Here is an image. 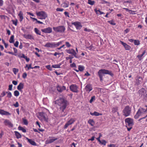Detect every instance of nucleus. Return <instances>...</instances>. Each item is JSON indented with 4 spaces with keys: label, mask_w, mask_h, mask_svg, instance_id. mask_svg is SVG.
<instances>
[{
    "label": "nucleus",
    "mask_w": 147,
    "mask_h": 147,
    "mask_svg": "<svg viewBox=\"0 0 147 147\" xmlns=\"http://www.w3.org/2000/svg\"><path fill=\"white\" fill-rule=\"evenodd\" d=\"M55 103L59 106V109L61 111L62 114L60 117H62L66 115L67 114L64 112V110L67 106V101L63 98H60L55 101Z\"/></svg>",
    "instance_id": "obj_1"
},
{
    "label": "nucleus",
    "mask_w": 147,
    "mask_h": 147,
    "mask_svg": "<svg viewBox=\"0 0 147 147\" xmlns=\"http://www.w3.org/2000/svg\"><path fill=\"white\" fill-rule=\"evenodd\" d=\"M98 73L101 81L103 80V74H109L111 76H113V74L111 71L105 69H101L99 70Z\"/></svg>",
    "instance_id": "obj_2"
},
{
    "label": "nucleus",
    "mask_w": 147,
    "mask_h": 147,
    "mask_svg": "<svg viewBox=\"0 0 147 147\" xmlns=\"http://www.w3.org/2000/svg\"><path fill=\"white\" fill-rule=\"evenodd\" d=\"M125 121L127 130L130 131L132 128V126L134 124L133 119L130 118H127L125 119Z\"/></svg>",
    "instance_id": "obj_3"
},
{
    "label": "nucleus",
    "mask_w": 147,
    "mask_h": 147,
    "mask_svg": "<svg viewBox=\"0 0 147 147\" xmlns=\"http://www.w3.org/2000/svg\"><path fill=\"white\" fill-rule=\"evenodd\" d=\"M53 30L56 32L59 33H64L65 30V28L63 26H60L53 28Z\"/></svg>",
    "instance_id": "obj_4"
},
{
    "label": "nucleus",
    "mask_w": 147,
    "mask_h": 147,
    "mask_svg": "<svg viewBox=\"0 0 147 147\" xmlns=\"http://www.w3.org/2000/svg\"><path fill=\"white\" fill-rule=\"evenodd\" d=\"M36 14L37 16L40 17L39 19H40L45 20L47 17V13L43 11H41L38 12H36Z\"/></svg>",
    "instance_id": "obj_5"
},
{
    "label": "nucleus",
    "mask_w": 147,
    "mask_h": 147,
    "mask_svg": "<svg viewBox=\"0 0 147 147\" xmlns=\"http://www.w3.org/2000/svg\"><path fill=\"white\" fill-rule=\"evenodd\" d=\"M144 111V109L143 108H139L136 114L134 116V118L135 119H137L139 118V116L145 113Z\"/></svg>",
    "instance_id": "obj_6"
},
{
    "label": "nucleus",
    "mask_w": 147,
    "mask_h": 147,
    "mask_svg": "<svg viewBox=\"0 0 147 147\" xmlns=\"http://www.w3.org/2000/svg\"><path fill=\"white\" fill-rule=\"evenodd\" d=\"M131 109L129 106H126L123 110V115L125 117L129 116L131 112Z\"/></svg>",
    "instance_id": "obj_7"
},
{
    "label": "nucleus",
    "mask_w": 147,
    "mask_h": 147,
    "mask_svg": "<svg viewBox=\"0 0 147 147\" xmlns=\"http://www.w3.org/2000/svg\"><path fill=\"white\" fill-rule=\"evenodd\" d=\"M46 115L45 113L43 112H40L39 113V118L40 120L47 122L48 121V119L46 117Z\"/></svg>",
    "instance_id": "obj_8"
},
{
    "label": "nucleus",
    "mask_w": 147,
    "mask_h": 147,
    "mask_svg": "<svg viewBox=\"0 0 147 147\" xmlns=\"http://www.w3.org/2000/svg\"><path fill=\"white\" fill-rule=\"evenodd\" d=\"M78 86L76 84H72L69 86L70 90L74 92L78 93Z\"/></svg>",
    "instance_id": "obj_9"
},
{
    "label": "nucleus",
    "mask_w": 147,
    "mask_h": 147,
    "mask_svg": "<svg viewBox=\"0 0 147 147\" xmlns=\"http://www.w3.org/2000/svg\"><path fill=\"white\" fill-rule=\"evenodd\" d=\"M76 120L74 118H71L68 121L64 126V129L67 128L68 126L73 124L75 121Z\"/></svg>",
    "instance_id": "obj_10"
},
{
    "label": "nucleus",
    "mask_w": 147,
    "mask_h": 147,
    "mask_svg": "<svg viewBox=\"0 0 147 147\" xmlns=\"http://www.w3.org/2000/svg\"><path fill=\"white\" fill-rule=\"evenodd\" d=\"M72 24L75 26L76 29L78 30H80L82 27L80 22H72Z\"/></svg>",
    "instance_id": "obj_11"
},
{
    "label": "nucleus",
    "mask_w": 147,
    "mask_h": 147,
    "mask_svg": "<svg viewBox=\"0 0 147 147\" xmlns=\"http://www.w3.org/2000/svg\"><path fill=\"white\" fill-rule=\"evenodd\" d=\"M57 138L54 137H49V138L46 141V144H47L53 142L55 140H57Z\"/></svg>",
    "instance_id": "obj_12"
},
{
    "label": "nucleus",
    "mask_w": 147,
    "mask_h": 147,
    "mask_svg": "<svg viewBox=\"0 0 147 147\" xmlns=\"http://www.w3.org/2000/svg\"><path fill=\"white\" fill-rule=\"evenodd\" d=\"M69 2L67 0H63L61 6L64 8H67L69 7Z\"/></svg>",
    "instance_id": "obj_13"
},
{
    "label": "nucleus",
    "mask_w": 147,
    "mask_h": 147,
    "mask_svg": "<svg viewBox=\"0 0 147 147\" xmlns=\"http://www.w3.org/2000/svg\"><path fill=\"white\" fill-rule=\"evenodd\" d=\"M41 31L45 33L49 34L52 32V29L51 28L49 27L48 28L41 29Z\"/></svg>",
    "instance_id": "obj_14"
},
{
    "label": "nucleus",
    "mask_w": 147,
    "mask_h": 147,
    "mask_svg": "<svg viewBox=\"0 0 147 147\" xmlns=\"http://www.w3.org/2000/svg\"><path fill=\"white\" fill-rule=\"evenodd\" d=\"M146 92V91L144 88L141 89L138 92L139 96L141 97H144Z\"/></svg>",
    "instance_id": "obj_15"
},
{
    "label": "nucleus",
    "mask_w": 147,
    "mask_h": 147,
    "mask_svg": "<svg viewBox=\"0 0 147 147\" xmlns=\"http://www.w3.org/2000/svg\"><path fill=\"white\" fill-rule=\"evenodd\" d=\"M120 43L124 47L125 49L126 50H129L131 49V47L127 44L126 43L123 42L121 41H120Z\"/></svg>",
    "instance_id": "obj_16"
},
{
    "label": "nucleus",
    "mask_w": 147,
    "mask_h": 147,
    "mask_svg": "<svg viewBox=\"0 0 147 147\" xmlns=\"http://www.w3.org/2000/svg\"><path fill=\"white\" fill-rule=\"evenodd\" d=\"M67 52L69 54L73 55L76 58L77 57L76 55L77 53L74 49H71L68 50L67 51Z\"/></svg>",
    "instance_id": "obj_17"
},
{
    "label": "nucleus",
    "mask_w": 147,
    "mask_h": 147,
    "mask_svg": "<svg viewBox=\"0 0 147 147\" xmlns=\"http://www.w3.org/2000/svg\"><path fill=\"white\" fill-rule=\"evenodd\" d=\"M44 46L47 48H54V42H48Z\"/></svg>",
    "instance_id": "obj_18"
},
{
    "label": "nucleus",
    "mask_w": 147,
    "mask_h": 147,
    "mask_svg": "<svg viewBox=\"0 0 147 147\" xmlns=\"http://www.w3.org/2000/svg\"><path fill=\"white\" fill-rule=\"evenodd\" d=\"M57 88L58 92H62L63 90H66V87L65 86H61L59 85H58L57 86Z\"/></svg>",
    "instance_id": "obj_19"
},
{
    "label": "nucleus",
    "mask_w": 147,
    "mask_h": 147,
    "mask_svg": "<svg viewBox=\"0 0 147 147\" xmlns=\"http://www.w3.org/2000/svg\"><path fill=\"white\" fill-rule=\"evenodd\" d=\"M0 114L5 115H11L9 112L1 109H0Z\"/></svg>",
    "instance_id": "obj_20"
},
{
    "label": "nucleus",
    "mask_w": 147,
    "mask_h": 147,
    "mask_svg": "<svg viewBox=\"0 0 147 147\" xmlns=\"http://www.w3.org/2000/svg\"><path fill=\"white\" fill-rule=\"evenodd\" d=\"M85 89L86 91L89 92L92 90V87L91 85L87 84L85 87Z\"/></svg>",
    "instance_id": "obj_21"
},
{
    "label": "nucleus",
    "mask_w": 147,
    "mask_h": 147,
    "mask_svg": "<svg viewBox=\"0 0 147 147\" xmlns=\"http://www.w3.org/2000/svg\"><path fill=\"white\" fill-rule=\"evenodd\" d=\"M24 84L22 82L20 83L17 86V89L20 92H22V89L24 88Z\"/></svg>",
    "instance_id": "obj_22"
},
{
    "label": "nucleus",
    "mask_w": 147,
    "mask_h": 147,
    "mask_svg": "<svg viewBox=\"0 0 147 147\" xmlns=\"http://www.w3.org/2000/svg\"><path fill=\"white\" fill-rule=\"evenodd\" d=\"M4 123L5 125H8L9 127H13V124L8 120L5 119Z\"/></svg>",
    "instance_id": "obj_23"
},
{
    "label": "nucleus",
    "mask_w": 147,
    "mask_h": 147,
    "mask_svg": "<svg viewBox=\"0 0 147 147\" xmlns=\"http://www.w3.org/2000/svg\"><path fill=\"white\" fill-rule=\"evenodd\" d=\"M137 79L136 80V84L137 86L140 85L142 82L143 79L140 76H138Z\"/></svg>",
    "instance_id": "obj_24"
},
{
    "label": "nucleus",
    "mask_w": 147,
    "mask_h": 147,
    "mask_svg": "<svg viewBox=\"0 0 147 147\" xmlns=\"http://www.w3.org/2000/svg\"><path fill=\"white\" fill-rule=\"evenodd\" d=\"M78 70L76 69H74V70L77 72H78L79 71H82L84 69L85 67L83 65H80L78 67Z\"/></svg>",
    "instance_id": "obj_25"
},
{
    "label": "nucleus",
    "mask_w": 147,
    "mask_h": 147,
    "mask_svg": "<svg viewBox=\"0 0 147 147\" xmlns=\"http://www.w3.org/2000/svg\"><path fill=\"white\" fill-rule=\"evenodd\" d=\"M18 16L19 17V21L21 22L24 19L23 13L22 11H20L18 14Z\"/></svg>",
    "instance_id": "obj_26"
},
{
    "label": "nucleus",
    "mask_w": 147,
    "mask_h": 147,
    "mask_svg": "<svg viewBox=\"0 0 147 147\" xmlns=\"http://www.w3.org/2000/svg\"><path fill=\"white\" fill-rule=\"evenodd\" d=\"M26 139L28 140V142L31 145L33 146H36V143L32 139H29L28 138H26Z\"/></svg>",
    "instance_id": "obj_27"
},
{
    "label": "nucleus",
    "mask_w": 147,
    "mask_h": 147,
    "mask_svg": "<svg viewBox=\"0 0 147 147\" xmlns=\"http://www.w3.org/2000/svg\"><path fill=\"white\" fill-rule=\"evenodd\" d=\"M90 114L92 116H98L99 115H102V114L99 113L94 111V113L90 112Z\"/></svg>",
    "instance_id": "obj_28"
},
{
    "label": "nucleus",
    "mask_w": 147,
    "mask_h": 147,
    "mask_svg": "<svg viewBox=\"0 0 147 147\" xmlns=\"http://www.w3.org/2000/svg\"><path fill=\"white\" fill-rule=\"evenodd\" d=\"M14 132L17 139L20 138H22L21 135L19 132L16 131H14Z\"/></svg>",
    "instance_id": "obj_29"
},
{
    "label": "nucleus",
    "mask_w": 147,
    "mask_h": 147,
    "mask_svg": "<svg viewBox=\"0 0 147 147\" xmlns=\"http://www.w3.org/2000/svg\"><path fill=\"white\" fill-rule=\"evenodd\" d=\"M24 36L26 39H33V36L30 34H28L27 35H25Z\"/></svg>",
    "instance_id": "obj_30"
},
{
    "label": "nucleus",
    "mask_w": 147,
    "mask_h": 147,
    "mask_svg": "<svg viewBox=\"0 0 147 147\" xmlns=\"http://www.w3.org/2000/svg\"><path fill=\"white\" fill-rule=\"evenodd\" d=\"M61 65V64L60 63L58 64L53 65L52 66V67L53 68H61L60 66Z\"/></svg>",
    "instance_id": "obj_31"
},
{
    "label": "nucleus",
    "mask_w": 147,
    "mask_h": 147,
    "mask_svg": "<svg viewBox=\"0 0 147 147\" xmlns=\"http://www.w3.org/2000/svg\"><path fill=\"white\" fill-rule=\"evenodd\" d=\"M88 123L90 124L92 126H93L94 124V121L93 119H89L88 121Z\"/></svg>",
    "instance_id": "obj_32"
},
{
    "label": "nucleus",
    "mask_w": 147,
    "mask_h": 147,
    "mask_svg": "<svg viewBox=\"0 0 147 147\" xmlns=\"http://www.w3.org/2000/svg\"><path fill=\"white\" fill-rule=\"evenodd\" d=\"M34 31L36 34L41 35L40 31L37 28H34Z\"/></svg>",
    "instance_id": "obj_33"
},
{
    "label": "nucleus",
    "mask_w": 147,
    "mask_h": 147,
    "mask_svg": "<svg viewBox=\"0 0 147 147\" xmlns=\"http://www.w3.org/2000/svg\"><path fill=\"white\" fill-rule=\"evenodd\" d=\"M14 36L13 35H12L10 38V39L9 40V41L10 43H13L14 42Z\"/></svg>",
    "instance_id": "obj_34"
},
{
    "label": "nucleus",
    "mask_w": 147,
    "mask_h": 147,
    "mask_svg": "<svg viewBox=\"0 0 147 147\" xmlns=\"http://www.w3.org/2000/svg\"><path fill=\"white\" fill-rule=\"evenodd\" d=\"M54 47H56L59 46L62 43V41H60L57 43L54 42Z\"/></svg>",
    "instance_id": "obj_35"
},
{
    "label": "nucleus",
    "mask_w": 147,
    "mask_h": 147,
    "mask_svg": "<svg viewBox=\"0 0 147 147\" xmlns=\"http://www.w3.org/2000/svg\"><path fill=\"white\" fill-rule=\"evenodd\" d=\"M26 67L27 68V70H29L30 69H33V67H32L31 64H30L29 65L26 64V66L25 67V68H26Z\"/></svg>",
    "instance_id": "obj_36"
},
{
    "label": "nucleus",
    "mask_w": 147,
    "mask_h": 147,
    "mask_svg": "<svg viewBox=\"0 0 147 147\" xmlns=\"http://www.w3.org/2000/svg\"><path fill=\"white\" fill-rule=\"evenodd\" d=\"M14 95L16 96H18L20 95V93L17 90H15L14 92Z\"/></svg>",
    "instance_id": "obj_37"
},
{
    "label": "nucleus",
    "mask_w": 147,
    "mask_h": 147,
    "mask_svg": "<svg viewBox=\"0 0 147 147\" xmlns=\"http://www.w3.org/2000/svg\"><path fill=\"white\" fill-rule=\"evenodd\" d=\"M88 3L91 5H93L95 3L94 1H92L91 0H88Z\"/></svg>",
    "instance_id": "obj_38"
},
{
    "label": "nucleus",
    "mask_w": 147,
    "mask_h": 147,
    "mask_svg": "<svg viewBox=\"0 0 147 147\" xmlns=\"http://www.w3.org/2000/svg\"><path fill=\"white\" fill-rule=\"evenodd\" d=\"M7 93V97L9 98H11L12 97V94L10 92H6Z\"/></svg>",
    "instance_id": "obj_39"
},
{
    "label": "nucleus",
    "mask_w": 147,
    "mask_h": 147,
    "mask_svg": "<svg viewBox=\"0 0 147 147\" xmlns=\"http://www.w3.org/2000/svg\"><path fill=\"white\" fill-rule=\"evenodd\" d=\"M13 71L15 74H16L18 72L19 70L18 69L16 68H13Z\"/></svg>",
    "instance_id": "obj_40"
},
{
    "label": "nucleus",
    "mask_w": 147,
    "mask_h": 147,
    "mask_svg": "<svg viewBox=\"0 0 147 147\" xmlns=\"http://www.w3.org/2000/svg\"><path fill=\"white\" fill-rule=\"evenodd\" d=\"M134 44L135 45H138L140 44V41L138 40H135Z\"/></svg>",
    "instance_id": "obj_41"
},
{
    "label": "nucleus",
    "mask_w": 147,
    "mask_h": 147,
    "mask_svg": "<svg viewBox=\"0 0 147 147\" xmlns=\"http://www.w3.org/2000/svg\"><path fill=\"white\" fill-rule=\"evenodd\" d=\"M22 120L24 124L26 125H27L28 124V123L27 120L25 119V118H22Z\"/></svg>",
    "instance_id": "obj_42"
},
{
    "label": "nucleus",
    "mask_w": 147,
    "mask_h": 147,
    "mask_svg": "<svg viewBox=\"0 0 147 147\" xmlns=\"http://www.w3.org/2000/svg\"><path fill=\"white\" fill-rule=\"evenodd\" d=\"M118 110V108L117 107H115L113 108L112 110V112L114 113L117 111Z\"/></svg>",
    "instance_id": "obj_43"
},
{
    "label": "nucleus",
    "mask_w": 147,
    "mask_h": 147,
    "mask_svg": "<svg viewBox=\"0 0 147 147\" xmlns=\"http://www.w3.org/2000/svg\"><path fill=\"white\" fill-rule=\"evenodd\" d=\"M99 143L100 144L105 146L106 144V142L105 140H102V141H100V142Z\"/></svg>",
    "instance_id": "obj_44"
},
{
    "label": "nucleus",
    "mask_w": 147,
    "mask_h": 147,
    "mask_svg": "<svg viewBox=\"0 0 147 147\" xmlns=\"http://www.w3.org/2000/svg\"><path fill=\"white\" fill-rule=\"evenodd\" d=\"M12 22L13 24L16 26L17 25L18 20L17 19H16L15 20H12Z\"/></svg>",
    "instance_id": "obj_45"
},
{
    "label": "nucleus",
    "mask_w": 147,
    "mask_h": 147,
    "mask_svg": "<svg viewBox=\"0 0 147 147\" xmlns=\"http://www.w3.org/2000/svg\"><path fill=\"white\" fill-rule=\"evenodd\" d=\"M46 67L48 69H49V70L51 71L52 69V67H51L50 65H47L46 66Z\"/></svg>",
    "instance_id": "obj_46"
},
{
    "label": "nucleus",
    "mask_w": 147,
    "mask_h": 147,
    "mask_svg": "<svg viewBox=\"0 0 147 147\" xmlns=\"http://www.w3.org/2000/svg\"><path fill=\"white\" fill-rule=\"evenodd\" d=\"M108 22L113 25H115L116 24L113 20L109 21H108Z\"/></svg>",
    "instance_id": "obj_47"
},
{
    "label": "nucleus",
    "mask_w": 147,
    "mask_h": 147,
    "mask_svg": "<svg viewBox=\"0 0 147 147\" xmlns=\"http://www.w3.org/2000/svg\"><path fill=\"white\" fill-rule=\"evenodd\" d=\"M100 3L102 4H104L105 3H108V2L105 1V0H100Z\"/></svg>",
    "instance_id": "obj_48"
},
{
    "label": "nucleus",
    "mask_w": 147,
    "mask_h": 147,
    "mask_svg": "<svg viewBox=\"0 0 147 147\" xmlns=\"http://www.w3.org/2000/svg\"><path fill=\"white\" fill-rule=\"evenodd\" d=\"M132 3V1L131 0H129L127 1H123V3H128L129 4H131Z\"/></svg>",
    "instance_id": "obj_49"
},
{
    "label": "nucleus",
    "mask_w": 147,
    "mask_h": 147,
    "mask_svg": "<svg viewBox=\"0 0 147 147\" xmlns=\"http://www.w3.org/2000/svg\"><path fill=\"white\" fill-rule=\"evenodd\" d=\"M64 14L65 16V17H67L68 18L70 17V16L69 15V13L68 12L65 11L64 12Z\"/></svg>",
    "instance_id": "obj_50"
},
{
    "label": "nucleus",
    "mask_w": 147,
    "mask_h": 147,
    "mask_svg": "<svg viewBox=\"0 0 147 147\" xmlns=\"http://www.w3.org/2000/svg\"><path fill=\"white\" fill-rule=\"evenodd\" d=\"M70 66L72 67H76V64L74 63H73L72 64H71Z\"/></svg>",
    "instance_id": "obj_51"
},
{
    "label": "nucleus",
    "mask_w": 147,
    "mask_h": 147,
    "mask_svg": "<svg viewBox=\"0 0 147 147\" xmlns=\"http://www.w3.org/2000/svg\"><path fill=\"white\" fill-rule=\"evenodd\" d=\"M95 97L94 96H93L91 97V98L89 102L90 103H91L93 100H95Z\"/></svg>",
    "instance_id": "obj_52"
},
{
    "label": "nucleus",
    "mask_w": 147,
    "mask_h": 147,
    "mask_svg": "<svg viewBox=\"0 0 147 147\" xmlns=\"http://www.w3.org/2000/svg\"><path fill=\"white\" fill-rule=\"evenodd\" d=\"M56 10L57 11H63L64 10V9L63 8H57L56 9Z\"/></svg>",
    "instance_id": "obj_53"
},
{
    "label": "nucleus",
    "mask_w": 147,
    "mask_h": 147,
    "mask_svg": "<svg viewBox=\"0 0 147 147\" xmlns=\"http://www.w3.org/2000/svg\"><path fill=\"white\" fill-rule=\"evenodd\" d=\"M143 56L141 54V55H139L137 56V57L138 58L139 60L140 61L142 60V57Z\"/></svg>",
    "instance_id": "obj_54"
},
{
    "label": "nucleus",
    "mask_w": 147,
    "mask_h": 147,
    "mask_svg": "<svg viewBox=\"0 0 147 147\" xmlns=\"http://www.w3.org/2000/svg\"><path fill=\"white\" fill-rule=\"evenodd\" d=\"M26 56H25V55L22 54V55H18V57L20 58H24V59H25V57H26Z\"/></svg>",
    "instance_id": "obj_55"
},
{
    "label": "nucleus",
    "mask_w": 147,
    "mask_h": 147,
    "mask_svg": "<svg viewBox=\"0 0 147 147\" xmlns=\"http://www.w3.org/2000/svg\"><path fill=\"white\" fill-rule=\"evenodd\" d=\"M5 92L4 91H3L0 95L1 97H3L5 95Z\"/></svg>",
    "instance_id": "obj_56"
},
{
    "label": "nucleus",
    "mask_w": 147,
    "mask_h": 147,
    "mask_svg": "<svg viewBox=\"0 0 147 147\" xmlns=\"http://www.w3.org/2000/svg\"><path fill=\"white\" fill-rule=\"evenodd\" d=\"M65 45L67 47H69L71 46V45L69 43L67 42H65Z\"/></svg>",
    "instance_id": "obj_57"
},
{
    "label": "nucleus",
    "mask_w": 147,
    "mask_h": 147,
    "mask_svg": "<svg viewBox=\"0 0 147 147\" xmlns=\"http://www.w3.org/2000/svg\"><path fill=\"white\" fill-rule=\"evenodd\" d=\"M13 106L16 107H19V104L18 102H16L15 104L13 105Z\"/></svg>",
    "instance_id": "obj_58"
},
{
    "label": "nucleus",
    "mask_w": 147,
    "mask_h": 147,
    "mask_svg": "<svg viewBox=\"0 0 147 147\" xmlns=\"http://www.w3.org/2000/svg\"><path fill=\"white\" fill-rule=\"evenodd\" d=\"M13 85L12 84L9 85V86L8 90H12Z\"/></svg>",
    "instance_id": "obj_59"
},
{
    "label": "nucleus",
    "mask_w": 147,
    "mask_h": 147,
    "mask_svg": "<svg viewBox=\"0 0 147 147\" xmlns=\"http://www.w3.org/2000/svg\"><path fill=\"white\" fill-rule=\"evenodd\" d=\"M19 44V42L18 41H17L15 42V43L14 44V45L16 47H18Z\"/></svg>",
    "instance_id": "obj_60"
},
{
    "label": "nucleus",
    "mask_w": 147,
    "mask_h": 147,
    "mask_svg": "<svg viewBox=\"0 0 147 147\" xmlns=\"http://www.w3.org/2000/svg\"><path fill=\"white\" fill-rule=\"evenodd\" d=\"M27 76V74L26 72H25L23 74L22 76L24 78H26Z\"/></svg>",
    "instance_id": "obj_61"
},
{
    "label": "nucleus",
    "mask_w": 147,
    "mask_h": 147,
    "mask_svg": "<svg viewBox=\"0 0 147 147\" xmlns=\"http://www.w3.org/2000/svg\"><path fill=\"white\" fill-rule=\"evenodd\" d=\"M131 11H129V13L130 14H135V11H132L130 10Z\"/></svg>",
    "instance_id": "obj_62"
},
{
    "label": "nucleus",
    "mask_w": 147,
    "mask_h": 147,
    "mask_svg": "<svg viewBox=\"0 0 147 147\" xmlns=\"http://www.w3.org/2000/svg\"><path fill=\"white\" fill-rule=\"evenodd\" d=\"M12 83L15 85H16L18 84V82L17 81L15 80H13L12 81Z\"/></svg>",
    "instance_id": "obj_63"
},
{
    "label": "nucleus",
    "mask_w": 147,
    "mask_h": 147,
    "mask_svg": "<svg viewBox=\"0 0 147 147\" xmlns=\"http://www.w3.org/2000/svg\"><path fill=\"white\" fill-rule=\"evenodd\" d=\"M94 11L96 13V14H97L98 13H97L98 11L99 12H100V11H100V10L99 9L97 10V9L96 8L94 9Z\"/></svg>",
    "instance_id": "obj_64"
}]
</instances>
